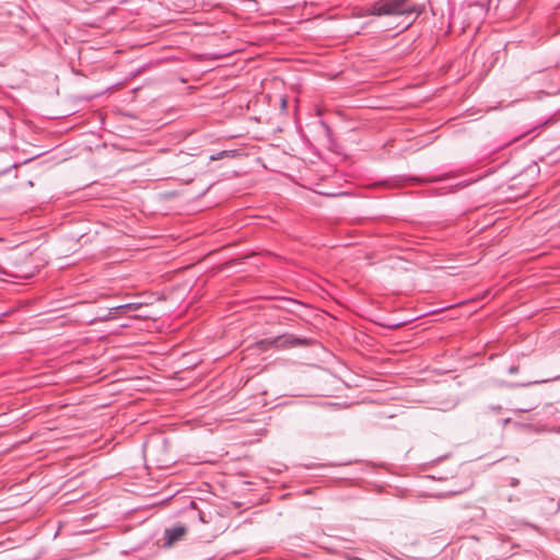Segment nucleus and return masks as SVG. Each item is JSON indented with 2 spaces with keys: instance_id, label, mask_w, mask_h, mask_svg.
<instances>
[{
  "instance_id": "1",
  "label": "nucleus",
  "mask_w": 560,
  "mask_h": 560,
  "mask_svg": "<svg viewBox=\"0 0 560 560\" xmlns=\"http://www.w3.org/2000/svg\"><path fill=\"white\" fill-rule=\"evenodd\" d=\"M423 7L416 4L411 0H376L369 4L362 12V16H399L406 18L416 14L418 16Z\"/></svg>"
},
{
  "instance_id": "2",
  "label": "nucleus",
  "mask_w": 560,
  "mask_h": 560,
  "mask_svg": "<svg viewBox=\"0 0 560 560\" xmlns=\"http://www.w3.org/2000/svg\"><path fill=\"white\" fill-rule=\"evenodd\" d=\"M264 342L276 348H292L308 345V339L295 337L292 334H283L275 338L266 339Z\"/></svg>"
},
{
  "instance_id": "3",
  "label": "nucleus",
  "mask_w": 560,
  "mask_h": 560,
  "mask_svg": "<svg viewBox=\"0 0 560 560\" xmlns=\"http://www.w3.org/2000/svg\"><path fill=\"white\" fill-rule=\"evenodd\" d=\"M187 526L176 524L173 527L165 528L164 530V547H172L177 541L182 540L187 534Z\"/></svg>"
},
{
  "instance_id": "4",
  "label": "nucleus",
  "mask_w": 560,
  "mask_h": 560,
  "mask_svg": "<svg viewBox=\"0 0 560 560\" xmlns=\"http://www.w3.org/2000/svg\"><path fill=\"white\" fill-rule=\"evenodd\" d=\"M141 307V303H127L115 306V310H120V313L136 311Z\"/></svg>"
},
{
  "instance_id": "5",
  "label": "nucleus",
  "mask_w": 560,
  "mask_h": 560,
  "mask_svg": "<svg viewBox=\"0 0 560 560\" xmlns=\"http://www.w3.org/2000/svg\"><path fill=\"white\" fill-rule=\"evenodd\" d=\"M119 313H120V310H115V306H114L108 310V312L106 313V317H97L93 322H95V320L106 322V320L115 319L118 317Z\"/></svg>"
},
{
  "instance_id": "6",
  "label": "nucleus",
  "mask_w": 560,
  "mask_h": 560,
  "mask_svg": "<svg viewBox=\"0 0 560 560\" xmlns=\"http://www.w3.org/2000/svg\"><path fill=\"white\" fill-rule=\"evenodd\" d=\"M502 410V407L500 405H490L487 407V412H494V413H500Z\"/></svg>"
},
{
  "instance_id": "7",
  "label": "nucleus",
  "mask_w": 560,
  "mask_h": 560,
  "mask_svg": "<svg viewBox=\"0 0 560 560\" xmlns=\"http://www.w3.org/2000/svg\"><path fill=\"white\" fill-rule=\"evenodd\" d=\"M538 382H529V383H523V384H511V383H506V382H503L502 385L506 386V387H510V388H513V387H516V386H528L530 384H537Z\"/></svg>"
},
{
  "instance_id": "8",
  "label": "nucleus",
  "mask_w": 560,
  "mask_h": 560,
  "mask_svg": "<svg viewBox=\"0 0 560 560\" xmlns=\"http://www.w3.org/2000/svg\"><path fill=\"white\" fill-rule=\"evenodd\" d=\"M225 155H228V151H221L218 154L210 155V160L211 161L220 160Z\"/></svg>"
},
{
  "instance_id": "9",
  "label": "nucleus",
  "mask_w": 560,
  "mask_h": 560,
  "mask_svg": "<svg viewBox=\"0 0 560 560\" xmlns=\"http://www.w3.org/2000/svg\"><path fill=\"white\" fill-rule=\"evenodd\" d=\"M508 372H509L510 374H515V373H517V372H518V366H517V365H511V366L509 368Z\"/></svg>"
},
{
  "instance_id": "10",
  "label": "nucleus",
  "mask_w": 560,
  "mask_h": 560,
  "mask_svg": "<svg viewBox=\"0 0 560 560\" xmlns=\"http://www.w3.org/2000/svg\"><path fill=\"white\" fill-rule=\"evenodd\" d=\"M520 485V480L517 478H511L510 479V486L511 487H517Z\"/></svg>"
},
{
  "instance_id": "11",
  "label": "nucleus",
  "mask_w": 560,
  "mask_h": 560,
  "mask_svg": "<svg viewBox=\"0 0 560 560\" xmlns=\"http://www.w3.org/2000/svg\"><path fill=\"white\" fill-rule=\"evenodd\" d=\"M548 432H551V433H560V425H559V427L551 428V429H548Z\"/></svg>"
},
{
  "instance_id": "12",
  "label": "nucleus",
  "mask_w": 560,
  "mask_h": 560,
  "mask_svg": "<svg viewBox=\"0 0 560 560\" xmlns=\"http://www.w3.org/2000/svg\"><path fill=\"white\" fill-rule=\"evenodd\" d=\"M413 19H411V22H415V19H417L416 14H411Z\"/></svg>"
},
{
  "instance_id": "13",
  "label": "nucleus",
  "mask_w": 560,
  "mask_h": 560,
  "mask_svg": "<svg viewBox=\"0 0 560 560\" xmlns=\"http://www.w3.org/2000/svg\"><path fill=\"white\" fill-rule=\"evenodd\" d=\"M529 409H520L521 412H526L528 411Z\"/></svg>"
}]
</instances>
